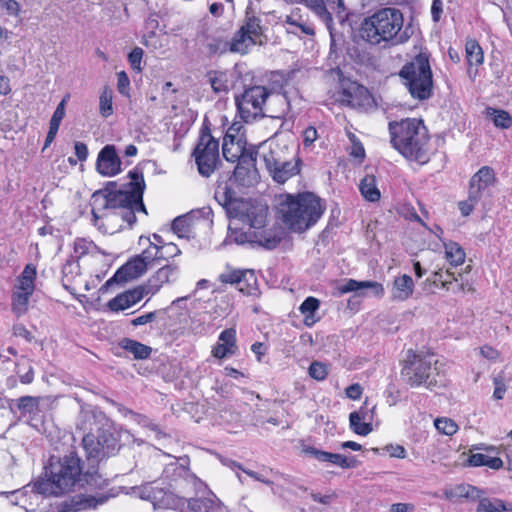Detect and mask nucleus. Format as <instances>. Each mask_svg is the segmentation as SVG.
<instances>
[{"instance_id":"nucleus-1","label":"nucleus","mask_w":512,"mask_h":512,"mask_svg":"<svg viewBox=\"0 0 512 512\" xmlns=\"http://www.w3.org/2000/svg\"><path fill=\"white\" fill-rule=\"evenodd\" d=\"M107 486L108 480L92 463L84 470L83 461L75 451L63 456L51 455L43 472L27 485L33 493L43 497H59L79 489L102 490Z\"/></svg>"},{"instance_id":"nucleus-2","label":"nucleus","mask_w":512,"mask_h":512,"mask_svg":"<svg viewBox=\"0 0 512 512\" xmlns=\"http://www.w3.org/2000/svg\"><path fill=\"white\" fill-rule=\"evenodd\" d=\"M77 428L85 433L82 446L88 463L98 470L101 461L115 456L121 448L123 434L127 430L117 426L103 411L97 408H82L77 421Z\"/></svg>"},{"instance_id":"nucleus-3","label":"nucleus","mask_w":512,"mask_h":512,"mask_svg":"<svg viewBox=\"0 0 512 512\" xmlns=\"http://www.w3.org/2000/svg\"><path fill=\"white\" fill-rule=\"evenodd\" d=\"M390 142L406 159L425 164L429 161L430 137L421 119L406 118L389 122Z\"/></svg>"},{"instance_id":"nucleus-4","label":"nucleus","mask_w":512,"mask_h":512,"mask_svg":"<svg viewBox=\"0 0 512 512\" xmlns=\"http://www.w3.org/2000/svg\"><path fill=\"white\" fill-rule=\"evenodd\" d=\"M325 211V206L312 192L281 196L279 213L283 223L294 232H304L315 225Z\"/></svg>"},{"instance_id":"nucleus-5","label":"nucleus","mask_w":512,"mask_h":512,"mask_svg":"<svg viewBox=\"0 0 512 512\" xmlns=\"http://www.w3.org/2000/svg\"><path fill=\"white\" fill-rule=\"evenodd\" d=\"M437 364L434 354L409 349L402 361L401 378L410 388L424 387L432 391L445 381Z\"/></svg>"},{"instance_id":"nucleus-6","label":"nucleus","mask_w":512,"mask_h":512,"mask_svg":"<svg viewBox=\"0 0 512 512\" xmlns=\"http://www.w3.org/2000/svg\"><path fill=\"white\" fill-rule=\"evenodd\" d=\"M403 14L394 7H382L360 23L359 36L371 45L393 42L403 27Z\"/></svg>"},{"instance_id":"nucleus-7","label":"nucleus","mask_w":512,"mask_h":512,"mask_svg":"<svg viewBox=\"0 0 512 512\" xmlns=\"http://www.w3.org/2000/svg\"><path fill=\"white\" fill-rule=\"evenodd\" d=\"M214 199L224 209L228 219L240 220L253 229H262L265 226L266 210L250 199L238 197L236 191L227 183L216 187Z\"/></svg>"},{"instance_id":"nucleus-8","label":"nucleus","mask_w":512,"mask_h":512,"mask_svg":"<svg viewBox=\"0 0 512 512\" xmlns=\"http://www.w3.org/2000/svg\"><path fill=\"white\" fill-rule=\"evenodd\" d=\"M398 75L413 99L424 101L432 96L433 74L426 52H420L405 63Z\"/></svg>"},{"instance_id":"nucleus-9","label":"nucleus","mask_w":512,"mask_h":512,"mask_svg":"<svg viewBox=\"0 0 512 512\" xmlns=\"http://www.w3.org/2000/svg\"><path fill=\"white\" fill-rule=\"evenodd\" d=\"M192 156L195 158L201 176L209 177L215 171L219 161V142L212 136L207 118L204 119L200 129L198 143Z\"/></svg>"},{"instance_id":"nucleus-10","label":"nucleus","mask_w":512,"mask_h":512,"mask_svg":"<svg viewBox=\"0 0 512 512\" xmlns=\"http://www.w3.org/2000/svg\"><path fill=\"white\" fill-rule=\"evenodd\" d=\"M270 95V91L260 85L244 88V91L235 95V105L240 118L251 123L256 119L265 117L263 105Z\"/></svg>"},{"instance_id":"nucleus-11","label":"nucleus","mask_w":512,"mask_h":512,"mask_svg":"<svg viewBox=\"0 0 512 512\" xmlns=\"http://www.w3.org/2000/svg\"><path fill=\"white\" fill-rule=\"evenodd\" d=\"M227 241L240 245L249 243L253 247L259 246L272 250L280 244L281 238L266 230L255 229L254 231H242L239 228L232 227L230 224L228 226V235L225 239V242Z\"/></svg>"},{"instance_id":"nucleus-12","label":"nucleus","mask_w":512,"mask_h":512,"mask_svg":"<svg viewBox=\"0 0 512 512\" xmlns=\"http://www.w3.org/2000/svg\"><path fill=\"white\" fill-rule=\"evenodd\" d=\"M222 284L235 286L242 294L258 297L260 289L255 271L252 269H235L227 265V270L218 276Z\"/></svg>"},{"instance_id":"nucleus-13","label":"nucleus","mask_w":512,"mask_h":512,"mask_svg":"<svg viewBox=\"0 0 512 512\" xmlns=\"http://www.w3.org/2000/svg\"><path fill=\"white\" fill-rule=\"evenodd\" d=\"M139 495L141 499L151 502L154 509H173L179 512L183 509V497L155 486L153 482L142 485Z\"/></svg>"},{"instance_id":"nucleus-14","label":"nucleus","mask_w":512,"mask_h":512,"mask_svg":"<svg viewBox=\"0 0 512 512\" xmlns=\"http://www.w3.org/2000/svg\"><path fill=\"white\" fill-rule=\"evenodd\" d=\"M258 148L249 145L248 152L236 163L233 171L235 182L241 186L250 187L258 181V170L256 168Z\"/></svg>"},{"instance_id":"nucleus-15","label":"nucleus","mask_w":512,"mask_h":512,"mask_svg":"<svg viewBox=\"0 0 512 512\" xmlns=\"http://www.w3.org/2000/svg\"><path fill=\"white\" fill-rule=\"evenodd\" d=\"M497 183L494 169L490 166H482L469 180L468 194L474 200L481 201L492 196V189Z\"/></svg>"},{"instance_id":"nucleus-16","label":"nucleus","mask_w":512,"mask_h":512,"mask_svg":"<svg viewBox=\"0 0 512 512\" xmlns=\"http://www.w3.org/2000/svg\"><path fill=\"white\" fill-rule=\"evenodd\" d=\"M110 495L101 494L99 496L76 494L57 503L59 512H82L89 509H95L108 501Z\"/></svg>"},{"instance_id":"nucleus-17","label":"nucleus","mask_w":512,"mask_h":512,"mask_svg":"<svg viewBox=\"0 0 512 512\" xmlns=\"http://www.w3.org/2000/svg\"><path fill=\"white\" fill-rule=\"evenodd\" d=\"M239 129L240 127L235 128V124H233L223 138L222 154L225 160L231 163H236L240 160L248 152L249 148L243 136L237 138L236 134Z\"/></svg>"},{"instance_id":"nucleus-18","label":"nucleus","mask_w":512,"mask_h":512,"mask_svg":"<svg viewBox=\"0 0 512 512\" xmlns=\"http://www.w3.org/2000/svg\"><path fill=\"white\" fill-rule=\"evenodd\" d=\"M146 271V265L143 260L134 256L116 270L114 275L105 282L103 288H108L114 284H124L137 279Z\"/></svg>"},{"instance_id":"nucleus-19","label":"nucleus","mask_w":512,"mask_h":512,"mask_svg":"<svg viewBox=\"0 0 512 512\" xmlns=\"http://www.w3.org/2000/svg\"><path fill=\"white\" fill-rule=\"evenodd\" d=\"M179 460L180 462L175 461L167 464L163 470V476L171 482L183 480L187 483H192L193 485L204 486L203 482L189 469V457L184 456ZM205 488H207L206 485Z\"/></svg>"},{"instance_id":"nucleus-20","label":"nucleus","mask_w":512,"mask_h":512,"mask_svg":"<svg viewBox=\"0 0 512 512\" xmlns=\"http://www.w3.org/2000/svg\"><path fill=\"white\" fill-rule=\"evenodd\" d=\"M127 178L129 181L120 185L121 190L117 192V196L121 197V203H125L140 194H144L146 189L143 170L139 165L128 172Z\"/></svg>"},{"instance_id":"nucleus-21","label":"nucleus","mask_w":512,"mask_h":512,"mask_svg":"<svg viewBox=\"0 0 512 512\" xmlns=\"http://www.w3.org/2000/svg\"><path fill=\"white\" fill-rule=\"evenodd\" d=\"M121 163L116 147L108 144L98 154L96 169L101 175L112 177L121 172Z\"/></svg>"},{"instance_id":"nucleus-22","label":"nucleus","mask_w":512,"mask_h":512,"mask_svg":"<svg viewBox=\"0 0 512 512\" xmlns=\"http://www.w3.org/2000/svg\"><path fill=\"white\" fill-rule=\"evenodd\" d=\"M303 452L319 462H328L343 469H352L358 466V461L355 456L348 457L339 453H331L313 446H304Z\"/></svg>"},{"instance_id":"nucleus-23","label":"nucleus","mask_w":512,"mask_h":512,"mask_svg":"<svg viewBox=\"0 0 512 512\" xmlns=\"http://www.w3.org/2000/svg\"><path fill=\"white\" fill-rule=\"evenodd\" d=\"M178 275V265L174 263L165 264L148 278L144 286L149 294L154 295L164 284L175 282Z\"/></svg>"},{"instance_id":"nucleus-24","label":"nucleus","mask_w":512,"mask_h":512,"mask_svg":"<svg viewBox=\"0 0 512 512\" xmlns=\"http://www.w3.org/2000/svg\"><path fill=\"white\" fill-rule=\"evenodd\" d=\"M209 83L214 93H228L235 87V81L240 78L241 72L235 67L232 71L208 72Z\"/></svg>"},{"instance_id":"nucleus-25","label":"nucleus","mask_w":512,"mask_h":512,"mask_svg":"<svg viewBox=\"0 0 512 512\" xmlns=\"http://www.w3.org/2000/svg\"><path fill=\"white\" fill-rule=\"evenodd\" d=\"M148 294L149 293L144 285L137 286L133 289L126 290L109 300L107 307L113 312H119L133 306Z\"/></svg>"},{"instance_id":"nucleus-26","label":"nucleus","mask_w":512,"mask_h":512,"mask_svg":"<svg viewBox=\"0 0 512 512\" xmlns=\"http://www.w3.org/2000/svg\"><path fill=\"white\" fill-rule=\"evenodd\" d=\"M220 501L216 495L209 491L206 497H194L186 499L183 497V509L181 512H219Z\"/></svg>"},{"instance_id":"nucleus-27","label":"nucleus","mask_w":512,"mask_h":512,"mask_svg":"<svg viewBox=\"0 0 512 512\" xmlns=\"http://www.w3.org/2000/svg\"><path fill=\"white\" fill-rule=\"evenodd\" d=\"M121 190L117 181H109L102 189L96 190L91 197L93 203L99 208V211H106L109 206L115 203H121V197L117 196V192Z\"/></svg>"},{"instance_id":"nucleus-28","label":"nucleus","mask_w":512,"mask_h":512,"mask_svg":"<svg viewBox=\"0 0 512 512\" xmlns=\"http://www.w3.org/2000/svg\"><path fill=\"white\" fill-rule=\"evenodd\" d=\"M483 490L484 489L468 483H461L446 490L445 496L448 500L453 502L461 503L463 500H466L470 503H475L480 498Z\"/></svg>"},{"instance_id":"nucleus-29","label":"nucleus","mask_w":512,"mask_h":512,"mask_svg":"<svg viewBox=\"0 0 512 512\" xmlns=\"http://www.w3.org/2000/svg\"><path fill=\"white\" fill-rule=\"evenodd\" d=\"M476 512H512V503L498 497H488L483 490L477 500Z\"/></svg>"},{"instance_id":"nucleus-30","label":"nucleus","mask_w":512,"mask_h":512,"mask_svg":"<svg viewBox=\"0 0 512 512\" xmlns=\"http://www.w3.org/2000/svg\"><path fill=\"white\" fill-rule=\"evenodd\" d=\"M414 292V281L411 276L403 274L394 279L391 296L393 300L405 301Z\"/></svg>"},{"instance_id":"nucleus-31","label":"nucleus","mask_w":512,"mask_h":512,"mask_svg":"<svg viewBox=\"0 0 512 512\" xmlns=\"http://www.w3.org/2000/svg\"><path fill=\"white\" fill-rule=\"evenodd\" d=\"M65 104H66V98H63L60 101V103L57 105V107L50 119L49 130H48V133H47V136L45 139L43 149H46L47 147H49L57 135L61 121L65 117Z\"/></svg>"},{"instance_id":"nucleus-32","label":"nucleus","mask_w":512,"mask_h":512,"mask_svg":"<svg viewBox=\"0 0 512 512\" xmlns=\"http://www.w3.org/2000/svg\"><path fill=\"white\" fill-rule=\"evenodd\" d=\"M300 165V158H297L295 163H292L291 161H281L271 177L275 182L283 184L300 172Z\"/></svg>"},{"instance_id":"nucleus-33","label":"nucleus","mask_w":512,"mask_h":512,"mask_svg":"<svg viewBox=\"0 0 512 512\" xmlns=\"http://www.w3.org/2000/svg\"><path fill=\"white\" fill-rule=\"evenodd\" d=\"M119 346L125 351L131 353L134 358L138 360L148 359L152 353V348L150 346L131 338H123L119 342Z\"/></svg>"},{"instance_id":"nucleus-34","label":"nucleus","mask_w":512,"mask_h":512,"mask_svg":"<svg viewBox=\"0 0 512 512\" xmlns=\"http://www.w3.org/2000/svg\"><path fill=\"white\" fill-rule=\"evenodd\" d=\"M359 190L363 198L369 202H377L381 197L374 175H365L359 183Z\"/></svg>"},{"instance_id":"nucleus-35","label":"nucleus","mask_w":512,"mask_h":512,"mask_svg":"<svg viewBox=\"0 0 512 512\" xmlns=\"http://www.w3.org/2000/svg\"><path fill=\"white\" fill-rule=\"evenodd\" d=\"M195 213H187L184 215L177 216L171 225L172 231L180 238L189 239L192 234V225L194 221Z\"/></svg>"},{"instance_id":"nucleus-36","label":"nucleus","mask_w":512,"mask_h":512,"mask_svg":"<svg viewBox=\"0 0 512 512\" xmlns=\"http://www.w3.org/2000/svg\"><path fill=\"white\" fill-rule=\"evenodd\" d=\"M365 288L372 289L373 294L376 296L382 295L384 292L382 284L376 281H356L354 279L347 280L346 283L339 288V290L341 293H348L354 291L357 292Z\"/></svg>"},{"instance_id":"nucleus-37","label":"nucleus","mask_w":512,"mask_h":512,"mask_svg":"<svg viewBox=\"0 0 512 512\" xmlns=\"http://www.w3.org/2000/svg\"><path fill=\"white\" fill-rule=\"evenodd\" d=\"M467 464L471 467L487 466L493 470H499L503 467L501 458L482 453L471 454L467 459Z\"/></svg>"},{"instance_id":"nucleus-38","label":"nucleus","mask_w":512,"mask_h":512,"mask_svg":"<svg viewBox=\"0 0 512 512\" xmlns=\"http://www.w3.org/2000/svg\"><path fill=\"white\" fill-rule=\"evenodd\" d=\"M37 275L36 266L29 263L27 264L21 274L18 276L17 288L20 291H27L33 293L35 290V279Z\"/></svg>"},{"instance_id":"nucleus-39","label":"nucleus","mask_w":512,"mask_h":512,"mask_svg":"<svg viewBox=\"0 0 512 512\" xmlns=\"http://www.w3.org/2000/svg\"><path fill=\"white\" fill-rule=\"evenodd\" d=\"M466 61L469 65L468 73L471 74L472 66H479L483 63L484 53L476 40H468L465 45Z\"/></svg>"},{"instance_id":"nucleus-40","label":"nucleus","mask_w":512,"mask_h":512,"mask_svg":"<svg viewBox=\"0 0 512 512\" xmlns=\"http://www.w3.org/2000/svg\"><path fill=\"white\" fill-rule=\"evenodd\" d=\"M106 211H111V215L119 216L124 222L127 223L129 228H133L137 222V217L131 205L126 203H115L114 206H109Z\"/></svg>"},{"instance_id":"nucleus-41","label":"nucleus","mask_w":512,"mask_h":512,"mask_svg":"<svg viewBox=\"0 0 512 512\" xmlns=\"http://www.w3.org/2000/svg\"><path fill=\"white\" fill-rule=\"evenodd\" d=\"M33 293L27 291H17L12 295L11 309L12 312L17 316L21 317L28 311V305L30 297Z\"/></svg>"},{"instance_id":"nucleus-42","label":"nucleus","mask_w":512,"mask_h":512,"mask_svg":"<svg viewBox=\"0 0 512 512\" xmlns=\"http://www.w3.org/2000/svg\"><path fill=\"white\" fill-rule=\"evenodd\" d=\"M446 258L453 266H459L465 261V251L464 249L457 243L450 241L448 243H444Z\"/></svg>"},{"instance_id":"nucleus-43","label":"nucleus","mask_w":512,"mask_h":512,"mask_svg":"<svg viewBox=\"0 0 512 512\" xmlns=\"http://www.w3.org/2000/svg\"><path fill=\"white\" fill-rule=\"evenodd\" d=\"M40 397L22 396L16 401V406L22 415H36L39 411Z\"/></svg>"},{"instance_id":"nucleus-44","label":"nucleus","mask_w":512,"mask_h":512,"mask_svg":"<svg viewBox=\"0 0 512 512\" xmlns=\"http://www.w3.org/2000/svg\"><path fill=\"white\" fill-rule=\"evenodd\" d=\"M246 41H249V44H255L254 38H252L242 27L235 33V36L232 39L230 44V50L232 52H240L246 53L248 45Z\"/></svg>"},{"instance_id":"nucleus-45","label":"nucleus","mask_w":512,"mask_h":512,"mask_svg":"<svg viewBox=\"0 0 512 512\" xmlns=\"http://www.w3.org/2000/svg\"><path fill=\"white\" fill-rule=\"evenodd\" d=\"M487 113L492 117L494 125L501 129H508L512 126V117L505 110L488 108Z\"/></svg>"},{"instance_id":"nucleus-46","label":"nucleus","mask_w":512,"mask_h":512,"mask_svg":"<svg viewBox=\"0 0 512 512\" xmlns=\"http://www.w3.org/2000/svg\"><path fill=\"white\" fill-rule=\"evenodd\" d=\"M376 409V405H372L369 407L368 399H366L363 405L357 410L353 411L349 415V422H353L356 420H362L367 422H372L374 418V412Z\"/></svg>"},{"instance_id":"nucleus-47","label":"nucleus","mask_w":512,"mask_h":512,"mask_svg":"<svg viewBox=\"0 0 512 512\" xmlns=\"http://www.w3.org/2000/svg\"><path fill=\"white\" fill-rule=\"evenodd\" d=\"M99 112L107 118L113 114L112 91L105 87L99 99Z\"/></svg>"},{"instance_id":"nucleus-48","label":"nucleus","mask_w":512,"mask_h":512,"mask_svg":"<svg viewBox=\"0 0 512 512\" xmlns=\"http://www.w3.org/2000/svg\"><path fill=\"white\" fill-rule=\"evenodd\" d=\"M219 344L229 348L230 350L237 353L238 346H237V333L235 328H227L223 330L219 337Z\"/></svg>"},{"instance_id":"nucleus-49","label":"nucleus","mask_w":512,"mask_h":512,"mask_svg":"<svg viewBox=\"0 0 512 512\" xmlns=\"http://www.w3.org/2000/svg\"><path fill=\"white\" fill-rule=\"evenodd\" d=\"M295 3L306 2L318 9H325L326 6H330L331 9L341 12L345 9L343 0H291Z\"/></svg>"},{"instance_id":"nucleus-50","label":"nucleus","mask_w":512,"mask_h":512,"mask_svg":"<svg viewBox=\"0 0 512 512\" xmlns=\"http://www.w3.org/2000/svg\"><path fill=\"white\" fill-rule=\"evenodd\" d=\"M506 381L507 379L504 371H500L493 377V398L495 400H502L504 398V395L507 391Z\"/></svg>"},{"instance_id":"nucleus-51","label":"nucleus","mask_w":512,"mask_h":512,"mask_svg":"<svg viewBox=\"0 0 512 512\" xmlns=\"http://www.w3.org/2000/svg\"><path fill=\"white\" fill-rule=\"evenodd\" d=\"M453 281H457V278L454 277V274L450 271L446 270L443 271L442 269H439L438 271H435L432 275V282L434 284H440L442 288L449 290Z\"/></svg>"},{"instance_id":"nucleus-52","label":"nucleus","mask_w":512,"mask_h":512,"mask_svg":"<svg viewBox=\"0 0 512 512\" xmlns=\"http://www.w3.org/2000/svg\"><path fill=\"white\" fill-rule=\"evenodd\" d=\"M143 260L146 265V269L153 267L158 262L157 245L150 243L149 247L144 249L141 254L136 255Z\"/></svg>"},{"instance_id":"nucleus-53","label":"nucleus","mask_w":512,"mask_h":512,"mask_svg":"<svg viewBox=\"0 0 512 512\" xmlns=\"http://www.w3.org/2000/svg\"><path fill=\"white\" fill-rule=\"evenodd\" d=\"M434 425L440 433L447 436L454 435L458 430V425L449 418H437Z\"/></svg>"},{"instance_id":"nucleus-54","label":"nucleus","mask_w":512,"mask_h":512,"mask_svg":"<svg viewBox=\"0 0 512 512\" xmlns=\"http://www.w3.org/2000/svg\"><path fill=\"white\" fill-rule=\"evenodd\" d=\"M158 260H167L181 254V250L174 243H164L157 245Z\"/></svg>"},{"instance_id":"nucleus-55","label":"nucleus","mask_w":512,"mask_h":512,"mask_svg":"<svg viewBox=\"0 0 512 512\" xmlns=\"http://www.w3.org/2000/svg\"><path fill=\"white\" fill-rule=\"evenodd\" d=\"M309 376L317 381L324 380L328 375L327 365L319 361H313L308 369Z\"/></svg>"},{"instance_id":"nucleus-56","label":"nucleus","mask_w":512,"mask_h":512,"mask_svg":"<svg viewBox=\"0 0 512 512\" xmlns=\"http://www.w3.org/2000/svg\"><path fill=\"white\" fill-rule=\"evenodd\" d=\"M242 28L252 37H258L262 34L261 20L258 17H247Z\"/></svg>"},{"instance_id":"nucleus-57","label":"nucleus","mask_w":512,"mask_h":512,"mask_svg":"<svg viewBox=\"0 0 512 512\" xmlns=\"http://www.w3.org/2000/svg\"><path fill=\"white\" fill-rule=\"evenodd\" d=\"M320 301L315 297H307L300 305L299 311L302 314H315L319 309Z\"/></svg>"},{"instance_id":"nucleus-58","label":"nucleus","mask_w":512,"mask_h":512,"mask_svg":"<svg viewBox=\"0 0 512 512\" xmlns=\"http://www.w3.org/2000/svg\"><path fill=\"white\" fill-rule=\"evenodd\" d=\"M354 422L355 423L349 422L350 429L357 435L367 436L373 430L371 422H367V421L362 422V420H356Z\"/></svg>"},{"instance_id":"nucleus-59","label":"nucleus","mask_w":512,"mask_h":512,"mask_svg":"<svg viewBox=\"0 0 512 512\" xmlns=\"http://www.w3.org/2000/svg\"><path fill=\"white\" fill-rule=\"evenodd\" d=\"M144 55V51L140 47H135L132 49V51L128 54V62L130 63V66L132 69L141 71V61Z\"/></svg>"},{"instance_id":"nucleus-60","label":"nucleus","mask_w":512,"mask_h":512,"mask_svg":"<svg viewBox=\"0 0 512 512\" xmlns=\"http://www.w3.org/2000/svg\"><path fill=\"white\" fill-rule=\"evenodd\" d=\"M263 161L265 163L266 169L268 170L271 176L276 171L277 167L279 166V163L281 162V160L276 157V152L273 150H270L268 153L263 154Z\"/></svg>"},{"instance_id":"nucleus-61","label":"nucleus","mask_w":512,"mask_h":512,"mask_svg":"<svg viewBox=\"0 0 512 512\" xmlns=\"http://www.w3.org/2000/svg\"><path fill=\"white\" fill-rule=\"evenodd\" d=\"M286 23L299 28L305 35L313 36L315 34L314 27L309 23L301 22L300 19H294L292 16H287Z\"/></svg>"},{"instance_id":"nucleus-62","label":"nucleus","mask_w":512,"mask_h":512,"mask_svg":"<svg viewBox=\"0 0 512 512\" xmlns=\"http://www.w3.org/2000/svg\"><path fill=\"white\" fill-rule=\"evenodd\" d=\"M479 202L480 201H478V200L472 199L470 194H468V197H467L466 200L460 201L458 203V208H459V210L461 212V215L464 216V217L469 216L473 212L474 208L476 207V205Z\"/></svg>"},{"instance_id":"nucleus-63","label":"nucleus","mask_w":512,"mask_h":512,"mask_svg":"<svg viewBox=\"0 0 512 512\" xmlns=\"http://www.w3.org/2000/svg\"><path fill=\"white\" fill-rule=\"evenodd\" d=\"M117 89L120 94L129 96L130 80L124 71L117 73Z\"/></svg>"},{"instance_id":"nucleus-64","label":"nucleus","mask_w":512,"mask_h":512,"mask_svg":"<svg viewBox=\"0 0 512 512\" xmlns=\"http://www.w3.org/2000/svg\"><path fill=\"white\" fill-rule=\"evenodd\" d=\"M0 6L12 16H17L20 12V4L16 0H0Z\"/></svg>"}]
</instances>
